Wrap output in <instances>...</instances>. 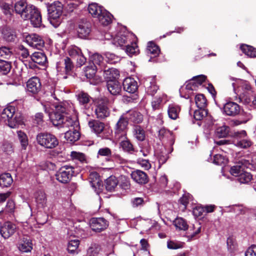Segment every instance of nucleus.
I'll return each instance as SVG.
<instances>
[{
	"label": "nucleus",
	"instance_id": "nucleus-17",
	"mask_svg": "<svg viewBox=\"0 0 256 256\" xmlns=\"http://www.w3.org/2000/svg\"><path fill=\"white\" fill-rule=\"evenodd\" d=\"M124 90L129 93L133 94L138 89L137 82L132 78H126L123 82Z\"/></svg>",
	"mask_w": 256,
	"mask_h": 256
},
{
	"label": "nucleus",
	"instance_id": "nucleus-25",
	"mask_svg": "<svg viewBox=\"0 0 256 256\" xmlns=\"http://www.w3.org/2000/svg\"><path fill=\"white\" fill-rule=\"evenodd\" d=\"M35 200L38 208H44L46 204V196L42 190L36 192L34 194Z\"/></svg>",
	"mask_w": 256,
	"mask_h": 256
},
{
	"label": "nucleus",
	"instance_id": "nucleus-8",
	"mask_svg": "<svg viewBox=\"0 0 256 256\" xmlns=\"http://www.w3.org/2000/svg\"><path fill=\"white\" fill-rule=\"evenodd\" d=\"M108 222L103 218H92L90 220V226L92 230L100 232L108 226Z\"/></svg>",
	"mask_w": 256,
	"mask_h": 256
},
{
	"label": "nucleus",
	"instance_id": "nucleus-32",
	"mask_svg": "<svg viewBox=\"0 0 256 256\" xmlns=\"http://www.w3.org/2000/svg\"><path fill=\"white\" fill-rule=\"evenodd\" d=\"M118 178L113 176L108 178L106 180V188L108 191H113L118 186Z\"/></svg>",
	"mask_w": 256,
	"mask_h": 256
},
{
	"label": "nucleus",
	"instance_id": "nucleus-28",
	"mask_svg": "<svg viewBox=\"0 0 256 256\" xmlns=\"http://www.w3.org/2000/svg\"><path fill=\"white\" fill-rule=\"evenodd\" d=\"M134 137L138 141H144L146 138V132L144 128L138 125L134 126L132 128Z\"/></svg>",
	"mask_w": 256,
	"mask_h": 256
},
{
	"label": "nucleus",
	"instance_id": "nucleus-27",
	"mask_svg": "<svg viewBox=\"0 0 256 256\" xmlns=\"http://www.w3.org/2000/svg\"><path fill=\"white\" fill-rule=\"evenodd\" d=\"M128 116V120H130L136 124L141 122L143 120L142 115L138 112L136 110H130L125 114Z\"/></svg>",
	"mask_w": 256,
	"mask_h": 256
},
{
	"label": "nucleus",
	"instance_id": "nucleus-58",
	"mask_svg": "<svg viewBox=\"0 0 256 256\" xmlns=\"http://www.w3.org/2000/svg\"><path fill=\"white\" fill-rule=\"evenodd\" d=\"M68 53L70 56L76 59L82 54V52L79 48L76 46H72L68 48Z\"/></svg>",
	"mask_w": 256,
	"mask_h": 256
},
{
	"label": "nucleus",
	"instance_id": "nucleus-47",
	"mask_svg": "<svg viewBox=\"0 0 256 256\" xmlns=\"http://www.w3.org/2000/svg\"><path fill=\"white\" fill-rule=\"evenodd\" d=\"M174 224L176 228L180 230H185L188 228V224H187L186 222L181 218H176L174 221Z\"/></svg>",
	"mask_w": 256,
	"mask_h": 256
},
{
	"label": "nucleus",
	"instance_id": "nucleus-35",
	"mask_svg": "<svg viewBox=\"0 0 256 256\" xmlns=\"http://www.w3.org/2000/svg\"><path fill=\"white\" fill-rule=\"evenodd\" d=\"M12 182V177L8 173L3 174L0 176V186L1 187L10 186Z\"/></svg>",
	"mask_w": 256,
	"mask_h": 256
},
{
	"label": "nucleus",
	"instance_id": "nucleus-60",
	"mask_svg": "<svg viewBox=\"0 0 256 256\" xmlns=\"http://www.w3.org/2000/svg\"><path fill=\"white\" fill-rule=\"evenodd\" d=\"M70 156L73 160H78L82 162L86 160L84 154L82 152L72 151L70 153Z\"/></svg>",
	"mask_w": 256,
	"mask_h": 256
},
{
	"label": "nucleus",
	"instance_id": "nucleus-59",
	"mask_svg": "<svg viewBox=\"0 0 256 256\" xmlns=\"http://www.w3.org/2000/svg\"><path fill=\"white\" fill-rule=\"evenodd\" d=\"M18 136L22 148L26 149L28 144V140L26 134L22 131H18Z\"/></svg>",
	"mask_w": 256,
	"mask_h": 256
},
{
	"label": "nucleus",
	"instance_id": "nucleus-22",
	"mask_svg": "<svg viewBox=\"0 0 256 256\" xmlns=\"http://www.w3.org/2000/svg\"><path fill=\"white\" fill-rule=\"evenodd\" d=\"M18 248L24 252H30L32 249V240L27 238H22L18 244Z\"/></svg>",
	"mask_w": 256,
	"mask_h": 256
},
{
	"label": "nucleus",
	"instance_id": "nucleus-29",
	"mask_svg": "<svg viewBox=\"0 0 256 256\" xmlns=\"http://www.w3.org/2000/svg\"><path fill=\"white\" fill-rule=\"evenodd\" d=\"M112 16L108 12L104 10L98 17L100 22L104 26H108L112 22Z\"/></svg>",
	"mask_w": 256,
	"mask_h": 256
},
{
	"label": "nucleus",
	"instance_id": "nucleus-61",
	"mask_svg": "<svg viewBox=\"0 0 256 256\" xmlns=\"http://www.w3.org/2000/svg\"><path fill=\"white\" fill-rule=\"evenodd\" d=\"M207 114V112L204 108H199L194 112V117L196 120H202Z\"/></svg>",
	"mask_w": 256,
	"mask_h": 256
},
{
	"label": "nucleus",
	"instance_id": "nucleus-3",
	"mask_svg": "<svg viewBox=\"0 0 256 256\" xmlns=\"http://www.w3.org/2000/svg\"><path fill=\"white\" fill-rule=\"evenodd\" d=\"M38 144L46 148H53L58 144V140L55 136L50 133L40 132L36 138Z\"/></svg>",
	"mask_w": 256,
	"mask_h": 256
},
{
	"label": "nucleus",
	"instance_id": "nucleus-40",
	"mask_svg": "<svg viewBox=\"0 0 256 256\" xmlns=\"http://www.w3.org/2000/svg\"><path fill=\"white\" fill-rule=\"evenodd\" d=\"M230 132V128L228 126L223 125L218 127L215 131V135L218 138L226 137Z\"/></svg>",
	"mask_w": 256,
	"mask_h": 256
},
{
	"label": "nucleus",
	"instance_id": "nucleus-6",
	"mask_svg": "<svg viewBox=\"0 0 256 256\" xmlns=\"http://www.w3.org/2000/svg\"><path fill=\"white\" fill-rule=\"evenodd\" d=\"M74 174V168L70 165L62 166L56 174V179L63 184L68 182Z\"/></svg>",
	"mask_w": 256,
	"mask_h": 256
},
{
	"label": "nucleus",
	"instance_id": "nucleus-41",
	"mask_svg": "<svg viewBox=\"0 0 256 256\" xmlns=\"http://www.w3.org/2000/svg\"><path fill=\"white\" fill-rule=\"evenodd\" d=\"M12 68L11 63L10 62L0 59V73L2 74H8Z\"/></svg>",
	"mask_w": 256,
	"mask_h": 256
},
{
	"label": "nucleus",
	"instance_id": "nucleus-44",
	"mask_svg": "<svg viewBox=\"0 0 256 256\" xmlns=\"http://www.w3.org/2000/svg\"><path fill=\"white\" fill-rule=\"evenodd\" d=\"M146 50L148 54H152L154 56H158L160 52L158 46L152 42H148Z\"/></svg>",
	"mask_w": 256,
	"mask_h": 256
},
{
	"label": "nucleus",
	"instance_id": "nucleus-23",
	"mask_svg": "<svg viewBox=\"0 0 256 256\" xmlns=\"http://www.w3.org/2000/svg\"><path fill=\"white\" fill-rule=\"evenodd\" d=\"M78 130L79 128H72V130H69L65 132L64 138L68 142H74L80 138Z\"/></svg>",
	"mask_w": 256,
	"mask_h": 256
},
{
	"label": "nucleus",
	"instance_id": "nucleus-37",
	"mask_svg": "<svg viewBox=\"0 0 256 256\" xmlns=\"http://www.w3.org/2000/svg\"><path fill=\"white\" fill-rule=\"evenodd\" d=\"M28 5V4L23 1L18 2L15 4L14 9L16 12L20 14L22 18H24V14H25L26 12Z\"/></svg>",
	"mask_w": 256,
	"mask_h": 256
},
{
	"label": "nucleus",
	"instance_id": "nucleus-64",
	"mask_svg": "<svg viewBox=\"0 0 256 256\" xmlns=\"http://www.w3.org/2000/svg\"><path fill=\"white\" fill-rule=\"evenodd\" d=\"M18 54L20 55V57L22 58V59L26 58L30 56V54L28 50L24 46H18Z\"/></svg>",
	"mask_w": 256,
	"mask_h": 256
},
{
	"label": "nucleus",
	"instance_id": "nucleus-18",
	"mask_svg": "<svg viewBox=\"0 0 256 256\" xmlns=\"http://www.w3.org/2000/svg\"><path fill=\"white\" fill-rule=\"evenodd\" d=\"M159 137L162 140L168 142V144L170 146H172L174 142V136L173 133L168 130L164 128H162L159 130Z\"/></svg>",
	"mask_w": 256,
	"mask_h": 256
},
{
	"label": "nucleus",
	"instance_id": "nucleus-48",
	"mask_svg": "<svg viewBox=\"0 0 256 256\" xmlns=\"http://www.w3.org/2000/svg\"><path fill=\"white\" fill-rule=\"evenodd\" d=\"M32 24L34 27H40L42 25V16L40 12L38 10V12L30 18Z\"/></svg>",
	"mask_w": 256,
	"mask_h": 256
},
{
	"label": "nucleus",
	"instance_id": "nucleus-63",
	"mask_svg": "<svg viewBox=\"0 0 256 256\" xmlns=\"http://www.w3.org/2000/svg\"><path fill=\"white\" fill-rule=\"evenodd\" d=\"M14 204L12 200L8 202L4 209H2L0 211V214L2 213L5 212L6 214L12 213L14 212Z\"/></svg>",
	"mask_w": 256,
	"mask_h": 256
},
{
	"label": "nucleus",
	"instance_id": "nucleus-9",
	"mask_svg": "<svg viewBox=\"0 0 256 256\" xmlns=\"http://www.w3.org/2000/svg\"><path fill=\"white\" fill-rule=\"evenodd\" d=\"M25 42L31 47L40 50L44 47V42L40 36L34 34H28L25 38Z\"/></svg>",
	"mask_w": 256,
	"mask_h": 256
},
{
	"label": "nucleus",
	"instance_id": "nucleus-56",
	"mask_svg": "<svg viewBox=\"0 0 256 256\" xmlns=\"http://www.w3.org/2000/svg\"><path fill=\"white\" fill-rule=\"evenodd\" d=\"M90 60L92 63V66H100L103 63L104 58L102 55L96 53L90 56Z\"/></svg>",
	"mask_w": 256,
	"mask_h": 256
},
{
	"label": "nucleus",
	"instance_id": "nucleus-14",
	"mask_svg": "<svg viewBox=\"0 0 256 256\" xmlns=\"http://www.w3.org/2000/svg\"><path fill=\"white\" fill-rule=\"evenodd\" d=\"M90 32V24L86 20H82L78 24V33L80 38H86Z\"/></svg>",
	"mask_w": 256,
	"mask_h": 256
},
{
	"label": "nucleus",
	"instance_id": "nucleus-34",
	"mask_svg": "<svg viewBox=\"0 0 256 256\" xmlns=\"http://www.w3.org/2000/svg\"><path fill=\"white\" fill-rule=\"evenodd\" d=\"M61 65H64V70L66 74L70 72L74 68V64L71 59L68 57H66L61 60L58 62V68L61 66Z\"/></svg>",
	"mask_w": 256,
	"mask_h": 256
},
{
	"label": "nucleus",
	"instance_id": "nucleus-26",
	"mask_svg": "<svg viewBox=\"0 0 256 256\" xmlns=\"http://www.w3.org/2000/svg\"><path fill=\"white\" fill-rule=\"evenodd\" d=\"M62 128H69V130H72V128H79L78 122L76 119H72L71 118L64 116V119L60 125Z\"/></svg>",
	"mask_w": 256,
	"mask_h": 256
},
{
	"label": "nucleus",
	"instance_id": "nucleus-16",
	"mask_svg": "<svg viewBox=\"0 0 256 256\" xmlns=\"http://www.w3.org/2000/svg\"><path fill=\"white\" fill-rule=\"evenodd\" d=\"M224 110L226 115L234 116L239 113L240 108L236 103L230 102L224 104Z\"/></svg>",
	"mask_w": 256,
	"mask_h": 256
},
{
	"label": "nucleus",
	"instance_id": "nucleus-38",
	"mask_svg": "<svg viewBox=\"0 0 256 256\" xmlns=\"http://www.w3.org/2000/svg\"><path fill=\"white\" fill-rule=\"evenodd\" d=\"M240 49L245 54L249 57H256V48L252 46L247 44H242L240 46Z\"/></svg>",
	"mask_w": 256,
	"mask_h": 256
},
{
	"label": "nucleus",
	"instance_id": "nucleus-33",
	"mask_svg": "<svg viewBox=\"0 0 256 256\" xmlns=\"http://www.w3.org/2000/svg\"><path fill=\"white\" fill-rule=\"evenodd\" d=\"M88 126L97 134L101 133L104 128V124L103 122L96 120L90 121Z\"/></svg>",
	"mask_w": 256,
	"mask_h": 256
},
{
	"label": "nucleus",
	"instance_id": "nucleus-54",
	"mask_svg": "<svg viewBox=\"0 0 256 256\" xmlns=\"http://www.w3.org/2000/svg\"><path fill=\"white\" fill-rule=\"evenodd\" d=\"M118 184L124 190H128L130 188V179L128 176L121 175L119 177Z\"/></svg>",
	"mask_w": 256,
	"mask_h": 256
},
{
	"label": "nucleus",
	"instance_id": "nucleus-7",
	"mask_svg": "<svg viewBox=\"0 0 256 256\" xmlns=\"http://www.w3.org/2000/svg\"><path fill=\"white\" fill-rule=\"evenodd\" d=\"M108 100L107 98L98 100L96 102L95 114L98 118L103 119L110 116V110L108 108Z\"/></svg>",
	"mask_w": 256,
	"mask_h": 256
},
{
	"label": "nucleus",
	"instance_id": "nucleus-36",
	"mask_svg": "<svg viewBox=\"0 0 256 256\" xmlns=\"http://www.w3.org/2000/svg\"><path fill=\"white\" fill-rule=\"evenodd\" d=\"M104 10L102 7L95 3L90 4L88 7L89 12L94 18H98Z\"/></svg>",
	"mask_w": 256,
	"mask_h": 256
},
{
	"label": "nucleus",
	"instance_id": "nucleus-20",
	"mask_svg": "<svg viewBox=\"0 0 256 256\" xmlns=\"http://www.w3.org/2000/svg\"><path fill=\"white\" fill-rule=\"evenodd\" d=\"M88 180L92 188L94 189L100 188L102 184V181L100 180L98 174L95 171L90 172Z\"/></svg>",
	"mask_w": 256,
	"mask_h": 256
},
{
	"label": "nucleus",
	"instance_id": "nucleus-39",
	"mask_svg": "<svg viewBox=\"0 0 256 256\" xmlns=\"http://www.w3.org/2000/svg\"><path fill=\"white\" fill-rule=\"evenodd\" d=\"M252 180V175L248 172L244 170L238 177L237 180L240 184H246Z\"/></svg>",
	"mask_w": 256,
	"mask_h": 256
},
{
	"label": "nucleus",
	"instance_id": "nucleus-62",
	"mask_svg": "<svg viewBox=\"0 0 256 256\" xmlns=\"http://www.w3.org/2000/svg\"><path fill=\"white\" fill-rule=\"evenodd\" d=\"M244 171L243 166L240 165H236L232 166L230 170V173L233 176L238 177L240 173Z\"/></svg>",
	"mask_w": 256,
	"mask_h": 256
},
{
	"label": "nucleus",
	"instance_id": "nucleus-15",
	"mask_svg": "<svg viewBox=\"0 0 256 256\" xmlns=\"http://www.w3.org/2000/svg\"><path fill=\"white\" fill-rule=\"evenodd\" d=\"M238 85L236 90V84L234 82L232 84L235 92L241 97L244 95L245 92L251 90V86L248 82L240 80L238 82Z\"/></svg>",
	"mask_w": 256,
	"mask_h": 256
},
{
	"label": "nucleus",
	"instance_id": "nucleus-53",
	"mask_svg": "<svg viewBox=\"0 0 256 256\" xmlns=\"http://www.w3.org/2000/svg\"><path fill=\"white\" fill-rule=\"evenodd\" d=\"M96 66L92 64L87 66L84 70L85 76L88 78H92L96 74Z\"/></svg>",
	"mask_w": 256,
	"mask_h": 256
},
{
	"label": "nucleus",
	"instance_id": "nucleus-57",
	"mask_svg": "<svg viewBox=\"0 0 256 256\" xmlns=\"http://www.w3.org/2000/svg\"><path fill=\"white\" fill-rule=\"evenodd\" d=\"M106 60L111 64H114L120 61V58L115 55L114 54L106 52L104 54Z\"/></svg>",
	"mask_w": 256,
	"mask_h": 256
},
{
	"label": "nucleus",
	"instance_id": "nucleus-12",
	"mask_svg": "<svg viewBox=\"0 0 256 256\" xmlns=\"http://www.w3.org/2000/svg\"><path fill=\"white\" fill-rule=\"evenodd\" d=\"M131 178L136 183L142 185L148 182V176L144 172L136 170L132 172Z\"/></svg>",
	"mask_w": 256,
	"mask_h": 256
},
{
	"label": "nucleus",
	"instance_id": "nucleus-1",
	"mask_svg": "<svg viewBox=\"0 0 256 256\" xmlns=\"http://www.w3.org/2000/svg\"><path fill=\"white\" fill-rule=\"evenodd\" d=\"M1 118L11 128H16L24 124L22 114L16 112V108L12 106H8L3 110Z\"/></svg>",
	"mask_w": 256,
	"mask_h": 256
},
{
	"label": "nucleus",
	"instance_id": "nucleus-43",
	"mask_svg": "<svg viewBox=\"0 0 256 256\" xmlns=\"http://www.w3.org/2000/svg\"><path fill=\"white\" fill-rule=\"evenodd\" d=\"M121 142H120V146L124 151L127 152H132L134 150L132 144L130 141L128 140L127 137L126 138H121Z\"/></svg>",
	"mask_w": 256,
	"mask_h": 256
},
{
	"label": "nucleus",
	"instance_id": "nucleus-31",
	"mask_svg": "<svg viewBox=\"0 0 256 256\" xmlns=\"http://www.w3.org/2000/svg\"><path fill=\"white\" fill-rule=\"evenodd\" d=\"M32 60L40 65H44L46 62V55L41 52H35L30 56Z\"/></svg>",
	"mask_w": 256,
	"mask_h": 256
},
{
	"label": "nucleus",
	"instance_id": "nucleus-19",
	"mask_svg": "<svg viewBox=\"0 0 256 256\" xmlns=\"http://www.w3.org/2000/svg\"><path fill=\"white\" fill-rule=\"evenodd\" d=\"M133 36L132 34H128L127 35L118 34L112 40L114 44L116 46H124V44H127L128 42H130V38Z\"/></svg>",
	"mask_w": 256,
	"mask_h": 256
},
{
	"label": "nucleus",
	"instance_id": "nucleus-21",
	"mask_svg": "<svg viewBox=\"0 0 256 256\" xmlns=\"http://www.w3.org/2000/svg\"><path fill=\"white\" fill-rule=\"evenodd\" d=\"M106 86L108 92L112 95L118 94L121 92V84L116 80H108Z\"/></svg>",
	"mask_w": 256,
	"mask_h": 256
},
{
	"label": "nucleus",
	"instance_id": "nucleus-4",
	"mask_svg": "<svg viewBox=\"0 0 256 256\" xmlns=\"http://www.w3.org/2000/svg\"><path fill=\"white\" fill-rule=\"evenodd\" d=\"M128 125V116L125 114L120 118L114 128V137L116 140L126 138Z\"/></svg>",
	"mask_w": 256,
	"mask_h": 256
},
{
	"label": "nucleus",
	"instance_id": "nucleus-50",
	"mask_svg": "<svg viewBox=\"0 0 256 256\" xmlns=\"http://www.w3.org/2000/svg\"><path fill=\"white\" fill-rule=\"evenodd\" d=\"M126 52L130 56L136 54L138 53L139 50L136 42H132L131 45L127 44L126 45Z\"/></svg>",
	"mask_w": 256,
	"mask_h": 256
},
{
	"label": "nucleus",
	"instance_id": "nucleus-30",
	"mask_svg": "<svg viewBox=\"0 0 256 256\" xmlns=\"http://www.w3.org/2000/svg\"><path fill=\"white\" fill-rule=\"evenodd\" d=\"M120 76L119 72L118 70L110 68L104 72V76L107 82L108 80H116Z\"/></svg>",
	"mask_w": 256,
	"mask_h": 256
},
{
	"label": "nucleus",
	"instance_id": "nucleus-49",
	"mask_svg": "<svg viewBox=\"0 0 256 256\" xmlns=\"http://www.w3.org/2000/svg\"><path fill=\"white\" fill-rule=\"evenodd\" d=\"M38 8L32 4H28L25 14H24V16L23 19L24 20H30L33 15L38 12Z\"/></svg>",
	"mask_w": 256,
	"mask_h": 256
},
{
	"label": "nucleus",
	"instance_id": "nucleus-46",
	"mask_svg": "<svg viewBox=\"0 0 256 256\" xmlns=\"http://www.w3.org/2000/svg\"><path fill=\"white\" fill-rule=\"evenodd\" d=\"M195 102L199 108H204L206 105V100L202 94H198L195 96Z\"/></svg>",
	"mask_w": 256,
	"mask_h": 256
},
{
	"label": "nucleus",
	"instance_id": "nucleus-52",
	"mask_svg": "<svg viewBox=\"0 0 256 256\" xmlns=\"http://www.w3.org/2000/svg\"><path fill=\"white\" fill-rule=\"evenodd\" d=\"M79 244L80 241L78 239L69 240L68 244V252L70 254H74L75 252H76Z\"/></svg>",
	"mask_w": 256,
	"mask_h": 256
},
{
	"label": "nucleus",
	"instance_id": "nucleus-10",
	"mask_svg": "<svg viewBox=\"0 0 256 256\" xmlns=\"http://www.w3.org/2000/svg\"><path fill=\"white\" fill-rule=\"evenodd\" d=\"M16 226L10 222H6L0 226V234L4 239L12 236L16 232Z\"/></svg>",
	"mask_w": 256,
	"mask_h": 256
},
{
	"label": "nucleus",
	"instance_id": "nucleus-51",
	"mask_svg": "<svg viewBox=\"0 0 256 256\" xmlns=\"http://www.w3.org/2000/svg\"><path fill=\"white\" fill-rule=\"evenodd\" d=\"M77 99L81 104L84 105L90 102L91 98L87 93L80 92L77 94Z\"/></svg>",
	"mask_w": 256,
	"mask_h": 256
},
{
	"label": "nucleus",
	"instance_id": "nucleus-45",
	"mask_svg": "<svg viewBox=\"0 0 256 256\" xmlns=\"http://www.w3.org/2000/svg\"><path fill=\"white\" fill-rule=\"evenodd\" d=\"M4 39L8 42H14L16 36L15 32L9 28H5L2 31Z\"/></svg>",
	"mask_w": 256,
	"mask_h": 256
},
{
	"label": "nucleus",
	"instance_id": "nucleus-42",
	"mask_svg": "<svg viewBox=\"0 0 256 256\" xmlns=\"http://www.w3.org/2000/svg\"><path fill=\"white\" fill-rule=\"evenodd\" d=\"M12 49L6 46H0V58L9 59L12 56Z\"/></svg>",
	"mask_w": 256,
	"mask_h": 256
},
{
	"label": "nucleus",
	"instance_id": "nucleus-11",
	"mask_svg": "<svg viewBox=\"0 0 256 256\" xmlns=\"http://www.w3.org/2000/svg\"><path fill=\"white\" fill-rule=\"evenodd\" d=\"M48 11L49 18L52 22V20H57L62 15V5L60 2H55L48 7Z\"/></svg>",
	"mask_w": 256,
	"mask_h": 256
},
{
	"label": "nucleus",
	"instance_id": "nucleus-13",
	"mask_svg": "<svg viewBox=\"0 0 256 256\" xmlns=\"http://www.w3.org/2000/svg\"><path fill=\"white\" fill-rule=\"evenodd\" d=\"M41 86L40 80L36 76L30 78L26 82L28 91L33 94H38L41 90Z\"/></svg>",
	"mask_w": 256,
	"mask_h": 256
},
{
	"label": "nucleus",
	"instance_id": "nucleus-5",
	"mask_svg": "<svg viewBox=\"0 0 256 256\" xmlns=\"http://www.w3.org/2000/svg\"><path fill=\"white\" fill-rule=\"evenodd\" d=\"M233 142L236 146L245 149L250 147L253 144L244 130L234 133Z\"/></svg>",
	"mask_w": 256,
	"mask_h": 256
},
{
	"label": "nucleus",
	"instance_id": "nucleus-24",
	"mask_svg": "<svg viewBox=\"0 0 256 256\" xmlns=\"http://www.w3.org/2000/svg\"><path fill=\"white\" fill-rule=\"evenodd\" d=\"M180 106L174 104H169L168 108V117L174 120L178 118L179 114L180 112Z\"/></svg>",
	"mask_w": 256,
	"mask_h": 256
},
{
	"label": "nucleus",
	"instance_id": "nucleus-55",
	"mask_svg": "<svg viewBox=\"0 0 256 256\" xmlns=\"http://www.w3.org/2000/svg\"><path fill=\"white\" fill-rule=\"evenodd\" d=\"M101 251L100 245L96 244H92L88 250V256H97Z\"/></svg>",
	"mask_w": 256,
	"mask_h": 256
},
{
	"label": "nucleus",
	"instance_id": "nucleus-2",
	"mask_svg": "<svg viewBox=\"0 0 256 256\" xmlns=\"http://www.w3.org/2000/svg\"><path fill=\"white\" fill-rule=\"evenodd\" d=\"M44 108L46 112L48 114L52 122L55 126H60L64 119V116L68 114L66 105L60 104L56 106L53 112H51L46 106Z\"/></svg>",
	"mask_w": 256,
	"mask_h": 256
}]
</instances>
